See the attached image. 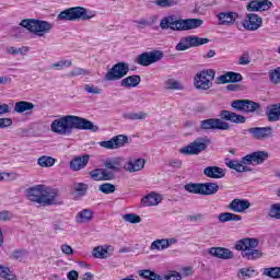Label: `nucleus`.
<instances>
[{
  "label": "nucleus",
  "instance_id": "obj_1",
  "mask_svg": "<svg viewBox=\"0 0 280 280\" xmlns=\"http://www.w3.org/2000/svg\"><path fill=\"white\" fill-rule=\"evenodd\" d=\"M50 130L51 132H55V135H60L61 137H71L73 130H90L91 132H97L100 127L84 117L66 115L52 120Z\"/></svg>",
  "mask_w": 280,
  "mask_h": 280
},
{
  "label": "nucleus",
  "instance_id": "obj_2",
  "mask_svg": "<svg viewBox=\"0 0 280 280\" xmlns=\"http://www.w3.org/2000/svg\"><path fill=\"white\" fill-rule=\"evenodd\" d=\"M205 21L198 18L178 19L176 15L164 16L160 22L161 30H172V32H189L198 30Z\"/></svg>",
  "mask_w": 280,
  "mask_h": 280
},
{
  "label": "nucleus",
  "instance_id": "obj_3",
  "mask_svg": "<svg viewBox=\"0 0 280 280\" xmlns=\"http://www.w3.org/2000/svg\"><path fill=\"white\" fill-rule=\"evenodd\" d=\"M20 25L39 38H43L54 30L51 22L38 19H24L20 22Z\"/></svg>",
  "mask_w": 280,
  "mask_h": 280
},
{
  "label": "nucleus",
  "instance_id": "obj_4",
  "mask_svg": "<svg viewBox=\"0 0 280 280\" xmlns=\"http://www.w3.org/2000/svg\"><path fill=\"white\" fill-rule=\"evenodd\" d=\"M257 246H259V241L257 238H243L236 242L235 249L241 250V255L244 259L254 261L261 257V250L257 249Z\"/></svg>",
  "mask_w": 280,
  "mask_h": 280
},
{
  "label": "nucleus",
  "instance_id": "obj_5",
  "mask_svg": "<svg viewBox=\"0 0 280 280\" xmlns=\"http://www.w3.org/2000/svg\"><path fill=\"white\" fill-rule=\"evenodd\" d=\"M95 14L83 7H72L61 11L57 21H91Z\"/></svg>",
  "mask_w": 280,
  "mask_h": 280
},
{
  "label": "nucleus",
  "instance_id": "obj_6",
  "mask_svg": "<svg viewBox=\"0 0 280 280\" xmlns=\"http://www.w3.org/2000/svg\"><path fill=\"white\" fill-rule=\"evenodd\" d=\"M211 145V139L208 137H199L195 141L190 142L187 147L179 150L180 154H187L188 156H194L205 152L207 148Z\"/></svg>",
  "mask_w": 280,
  "mask_h": 280
},
{
  "label": "nucleus",
  "instance_id": "obj_7",
  "mask_svg": "<svg viewBox=\"0 0 280 280\" xmlns=\"http://www.w3.org/2000/svg\"><path fill=\"white\" fill-rule=\"evenodd\" d=\"M213 80H215V71L202 70L195 75V86L198 91H209L213 86Z\"/></svg>",
  "mask_w": 280,
  "mask_h": 280
},
{
  "label": "nucleus",
  "instance_id": "obj_8",
  "mask_svg": "<svg viewBox=\"0 0 280 280\" xmlns=\"http://www.w3.org/2000/svg\"><path fill=\"white\" fill-rule=\"evenodd\" d=\"M211 39L207 37H199L196 35H188L186 37H182L179 43L175 46L176 51H187V49H191V47H200L201 45H207Z\"/></svg>",
  "mask_w": 280,
  "mask_h": 280
},
{
  "label": "nucleus",
  "instance_id": "obj_9",
  "mask_svg": "<svg viewBox=\"0 0 280 280\" xmlns=\"http://www.w3.org/2000/svg\"><path fill=\"white\" fill-rule=\"evenodd\" d=\"M130 66L127 62H118L114 65L104 75L105 82H117L128 75Z\"/></svg>",
  "mask_w": 280,
  "mask_h": 280
},
{
  "label": "nucleus",
  "instance_id": "obj_10",
  "mask_svg": "<svg viewBox=\"0 0 280 280\" xmlns=\"http://www.w3.org/2000/svg\"><path fill=\"white\" fill-rule=\"evenodd\" d=\"M163 57L164 54L162 50L144 51L137 57L136 62L140 67H150V65L163 60Z\"/></svg>",
  "mask_w": 280,
  "mask_h": 280
},
{
  "label": "nucleus",
  "instance_id": "obj_11",
  "mask_svg": "<svg viewBox=\"0 0 280 280\" xmlns=\"http://www.w3.org/2000/svg\"><path fill=\"white\" fill-rule=\"evenodd\" d=\"M200 130H231V125L222 118H208L200 121Z\"/></svg>",
  "mask_w": 280,
  "mask_h": 280
},
{
  "label": "nucleus",
  "instance_id": "obj_12",
  "mask_svg": "<svg viewBox=\"0 0 280 280\" xmlns=\"http://www.w3.org/2000/svg\"><path fill=\"white\" fill-rule=\"evenodd\" d=\"M246 132H249L253 139H256L257 141H264L272 137L275 129H272V127H252L245 130L243 133L246 135Z\"/></svg>",
  "mask_w": 280,
  "mask_h": 280
},
{
  "label": "nucleus",
  "instance_id": "obj_13",
  "mask_svg": "<svg viewBox=\"0 0 280 280\" xmlns=\"http://www.w3.org/2000/svg\"><path fill=\"white\" fill-rule=\"evenodd\" d=\"M126 143H128V138L124 135H118L110 140L98 142L101 148H105V150H118V148H124Z\"/></svg>",
  "mask_w": 280,
  "mask_h": 280
},
{
  "label": "nucleus",
  "instance_id": "obj_14",
  "mask_svg": "<svg viewBox=\"0 0 280 280\" xmlns=\"http://www.w3.org/2000/svg\"><path fill=\"white\" fill-rule=\"evenodd\" d=\"M261 25H264V20L255 13H248L243 22V27L248 32H257Z\"/></svg>",
  "mask_w": 280,
  "mask_h": 280
},
{
  "label": "nucleus",
  "instance_id": "obj_15",
  "mask_svg": "<svg viewBox=\"0 0 280 280\" xmlns=\"http://www.w3.org/2000/svg\"><path fill=\"white\" fill-rule=\"evenodd\" d=\"M272 8L270 0H250L246 4L247 12H268Z\"/></svg>",
  "mask_w": 280,
  "mask_h": 280
},
{
  "label": "nucleus",
  "instance_id": "obj_16",
  "mask_svg": "<svg viewBox=\"0 0 280 280\" xmlns=\"http://www.w3.org/2000/svg\"><path fill=\"white\" fill-rule=\"evenodd\" d=\"M57 198H58V189L44 186L40 205H43L44 207H51V205H58V202H56Z\"/></svg>",
  "mask_w": 280,
  "mask_h": 280
},
{
  "label": "nucleus",
  "instance_id": "obj_17",
  "mask_svg": "<svg viewBox=\"0 0 280 280\" xmlns=\"http://www.w3.org/2000/svg\"><path fill=\"white\" fill-rule=\"evenodd\" d=\"M124 159L121 158H108L104 162V167L107 172H112V174H119L121 170H124Z\"/></svg>",
  "mask_w": 280,
  "mask_h": 280
},
{
  "label": "nucleus",
  "instance_id": "obj_18",
  "mask_svg": "<svg viewBox=\"0 0 280 280\" xmlns=\"http://www.w3.org/2000/svg\"><path fill=\"white\" fill-rule=\"evenodd\" d=\"M219 117H221L222 121H231L232 124H246L245 116L226 109L221 110Z\"/></svg>",
  "mask_w": 280,
  "mask_h": 280
},
{
  "label": "nucleus",
  "instance_id": "obj_19",
  "mask_svg": "<svg viewBox=\"0 0 280 280\" xmlns=\"http://www.w3.org/2000/svg\"><path fill=\"white\" fill-rule=\"evenodd\" d=\"M92 180L102 182V180H115V174L108 172L106 168H96L89 173Z\"/></svg>",
  "mask_w": 280,
  "mask_h": 280
},
{
  "label": "nucleus",
  "instance_id": "obj_20",
  "mask_svg": "<svg viewBox=\"0 0 280 280\" xmlns=\"http://www.w3.org/2000/svg\"><path fill=\"white\" fill-rule=\"evenodd\" d=\"M228 209L234 213H244L247 209H250V201L236 198L230 202Z\"/></svg>",
  "mask_w": 280,
  "mask_h": 280
},
{
  "label": "nucleus",
  "instance_id": "obj_21",
  "mask_svg": "<svg viewBox=\"0 0 280 280\" xmlns=\"http://www.w3.org/2000/svg\"><path fill=\"white\" fill-rule=\"evenodd\" d=\"M244 77L240 72L229 71L224 74L218 77V81L220 84H236V82H242Z\"/></svg>",
  "mask_w": 280,
  "mask_h": 280
},
{
  "label": "nucleus",
  "instance_id": "obj_22",
  "mask_svg": "<svg viewBox=\"0 0 280 280\" xmlns=\"http://www.w3.org/2000/svg\"><path fill=\"white\" fill-rule=\"evenodd\" d=\"M44 188L45 186L37 185L26 189L27 199L31 200V202H37V205H42Z\"/></svg>",
  "mask_w": 280,
  "mask_h": 280
},
{
  "label": "nucleus",
  "instance_id": "obj_23",
  "mask_svg": "<svg viewBox=\"0 0 280 280\" xmlns=\"http://www.w3.org/2000/svg\"><path fill=\"white\" fill-rule=\"evenodd\" d=\"M209 255L217 257V259H233L234 254L229 248L224 247H211L208 249Z\"/></svg>",
  "mask_w": 280,
  "mask_h": 280
},
{
  "label": "nucleus",
  "instance_id": "obj_24",
  "mask_svg": "<svg viewBox=\"0 0 280 280\" xmlns=\"http://www.w3.org/2000/svg\"><path fill=\"white\" fill-rule=\"evenodd\" d=\"M203 175H206L207 178L220 179L226 176V171L220 166H207L203 168Z\"/></svg>",
  "mask_w": 280,
  "mask_h": 280
},
{
  "label": "nucleus",
  "instance_id": "obj_25",
  "mask_svg": "<svg viewBox=\"0 0 280 280\" xmlns=\"http://www.w3.org/2000/svg\"><path fill=\"white\" fill-rule=\"evenodd\" d=\"M145 167V160L143 159H133L129 160L125 165L124 170L126 172L135 173V172H141Z\"/></svg>",
  "mask_w": 280,
  "mask_h": 280
},
{
  "label": "nucleus",
  "instance_id": "obj_26",
  "mask_svg": "<svg viewBox=\"0 0 280 280\" xmlns=\"http://www.w3.org/2000/svg\"><path fill=\"white\" fill-rule=\"evenodd\" d=\"M267 120L270 122L280 121V103L266 107Z\"/></svg>",
  "mask_w": 280,
  "mask_h": 280
},
{
  "label": "nucleus",
  "instance_id": "obj_27",
  "mask_svg": "<svg viewBox=\"0 0 280 280\" xmlns=\"http://www.w3.org/2000/svg\"><path fill=\"white\" fill-rule=\"evenodd\" d=\"M89 155L74 158L70 162V170H72V172H80V170H84L85 165H89Z\"/></svg>",
  "mask_w": 280,
  "mask_h": 280
},
{
  "label": "nucleus",
  "instance_id": "obj_28",
  "mask_svg": "<svg viewBox=\"0 0 280 280\" xmlns=\"http://www.w3.org/2000/svg\"><path fill=\"white\" fill-rule=\"evenodd\" d=\"M237 13L235 12H221L218 14L220 25H233L237 21Z\"/></svg>",
  "mask_w": 280,
  "mask_h": 280
},
{
  "label": "nucleus",
  "instance_id": "obj_29",
  "mask_svg": "<svg viewBox=\"0 0 280 280\" xmlns=\"http://www.w3.org/2000/svg\"><path fill=\"white\" fill-rule=\"evenodd\" d=\"M161 200H163L161 195L156 192H150L141 199V205L143 207H156V205L161 203Z\"/></svg>",
  "mask_w": 280,
  "mask_h": 280
},
{
  "label": "nucleus",
  "instance_id": "obj_30",
  "mask_svg": "<svg viewBox=\"0 0 280 280\" xmlns=\"http://www.w3.org/2000/svg\"><path fill=\"white\" fill-rule=\"evenodd\" d=\"M220 191L218 183H201V196H215Z\"/></svg>",
  "mask_w": 280,
  "mask_h": 280
},
{
  "label": "nucleus",
  "instance_id": "obj_31",
  "mask_svg": "<svg viewBox=\"0 0 280 280\" xmlns=\"http://www.w3.org/2000/svg\"><path fill=\"white\" fill-rule=\"evenodd\" d=\"M138 84H141V75L133 74L121 80L120 86L125 89H135Z\"/></svg>",
  "mask_w": 280,
  "mask_h": 280
},
{
  "label": "nucleus",
  "instance_id": "obj_32",
  "mask_svg": "<svg viewBox=\"0 0 280 280\" xmlns=\"http://www.w3.org/2000/svg\"><path fill=\"white\" fill-rule=\"evenodd\" d=\"M108 248V245L96 246L94 247L92 255L95 259H108V257H110Z\"/></svg>",
  "mask_w": 280,
  "mask_h": 280
},
{
  "label": "nucleus",
  "instance_id": "obj_33",
  "mask_svg": "<svg viewBox=\"0 0 280 280\" xmlns=\"http://www.w3.org/2000/svg\"><path fill=\"white\" fill-rule=\"evenodd\" d=\"M219 222H240L242 221V215L235 214L233 212H222L218 215Z\"/></svg>",
  "mask_w": 280,
  "mask_h": 280
},
{
  "label": "nucleus",
  "instance_id": "obj_34",
  "mask_svg": "<svg viewBox=\"0 0 280 280\" xmlns=\"http://www.w3.org/2000/svg\"><path fill=\"white\" fill-rule=\"evenodd\" d=\"M14 110L19 114L27 113V110H34V103L27 101L16 102L14 105Z\"/></svg>",
  "mask_w": 280,
  "mask_h": 280
},
{
  "label": "nucleus",
  "instance_id": "obj_35",
  "mask_svg": "<svg viewBox=\"0 0 280 280\" xmlns=\"http://www.w3.org/2000/svg\"><path fill=\"white\" fill-rule=\"evenodd\" d=\"M93 220V211L84 209L77 214L78 224H84V222H91Z\"/></svg>",
  "mask_w": 280,
  "mask_h": 280
},
{
  "label": "nucleus",
  "instance_id": "obj_36",
  "mask_svg": "<svg viewBox=\"0 0 280 280\" xmlns=\"http://www.w3.org/2000/svg\"><path fill=\"white\" fill-rule=\"evenodd\" d=\"M260 109H261V104L255 101L245 100L243 113H245L246 115L250 113H256V110H260Z\"/></svg>",
  "mask_w": 280,
  "mask_h": 280
},
{
  "label": "nucleus",
  "instance_id": "obj_37",
  "mask_svg": "<svg viewBox=\"0 0 280 280\" xmlns=\"http://www.w3.org/2000/svg\"><path fill=\"white\" fill-rule=\"evenodd\" d=\"M185 191L188 194H197L202 196V183H189L184 186Z\"/></svg>",
  "mask_w": 280,
  "mask_h": 280
},
{
  "label": "nucleus",
  "instance_id": "obj_38",
  "mask_svg": "<svg viewBox=\"0 0 280 280\" xmlns=\"http://www.w3.org/2000/svg\"><path fill=\"white\" fill-rule=\"evenodd\" d=\"M124 119H129L131 121H138V120H143L145 117H148V113L144 112H138V113H126L122 115Z\"/></svg>",
  "mask_w": 280,
  "mask_h": 280
},
{
  "label": "nucleus",
  "instance_id": "obj_39",
  "mask_svg": "<svg viewBox=\"0 0 280 280\" xmlns=\"http://www.w3.org/2000/svg\"><path fill=\"white\" fill-rule=\"evenodd\" d=\"M268 159V152L266 151H256L252 153V160L256 165H261Z\"/></svg>",
  "mask_w": 280,
  "mask_h": 280
},
{
  "label": "nucleus",
  "instance_id": "obj_40",
  "mask_svg": "<svg viewBox=\"0 0 280 280\" xmlns=\"http://www.w3.org/2000/svg\"><path fill=\"white\" fill-rule=\"evenodd\" d=\"M262 275L269 279H280V267L265 268Z\"/></svg>",
  "mask_w": 280,
  "mask_h": 280
},
{
  "label": "nucleus",
  "instance_id": "obj_41",
  "mask_svg": "<svg viewBox=\"0 0 280 280\" xmlns=\"http://www.w3.org/2000/svg\"><path fill=\"white\" fill-rule=\"evenodd\" d=\"M39 167H52L56 164V159L47 155H43L37 160Z\"/></svg>",
  "mask_w": 280,
  "mask_h": 280
},
{
  "label": "nucleus",
  "instance_id": "obj_42",
  "mask_svg": "<svg viewBox=\"0 0 280 280\" xmlns=\"http://www.w3.org/2000/svg\"><path fill=\"white\" fill-rule=\"evenodd\" d=\"M73 191L77 194V196H86V191H89V185L84 183H74Z\"/></svg>",
  "mask_w": 280,
  "mask_h": 280
},
{
  "label": "nucleus",
  "instance_id": "obj_43",
  "mask_svg": "<svg viewBox=\"0 0 280 280\" xmlns=\"http://www.w3.org/2000/svg\"><path fill=\"white\" fill-rule=\"evenodd\" d=\"M165 89H168L171 91H183L184 86L179 81L168 79L165 81Z\"/></svg>",
  "mask_w": 280,
  "mask_h": 280
},
{
  "label": "nucleus",
  "instance_id": "obj_44",
  "mask_svg": "<svg viewBox=\"0 0 280 280\" xmlns=\"http://www.w3.org/2000/svg\"><path fill=\"white\" fill-rule=\"evenodd\" d=\"M0 277L4 280H16V276L12 273V270L3 265H0Z\"/></svg>",
  "mask_w": 280,
  "mask_h": 280
},
{
  "label": "nucleus",
  "instance_id": "obj_45",
  "mask_svg": "<svg viewBox=\"0 0 280 280\" xmlns=\"http://www.w3.org/2000/svg\"><path fill=\"white\" fill-rule=\"evenodd\" d=\"M225 165L230 170H234L235 172L242 173V161L225 159Z\"/></svg>",
  "mask_w": 280,
  "mask_h": 280
},
{
  "label": "nucleus",
  "instance_id": "obj_46",
  "mask_svg": "<svg viewBox=\"0 0 280 280\" xmlns=\"http://www.w3.org/2000/svg\"><path fill=\"white\" fill-rule=\"evenodd\" d=\"M268 215H269V218H272L273 220H280V202L272 203L269 207Z\"/></svg>",
  "mask_w": 280,
  "mask_h": 280
},
{
  "label": "nucleus",
  "instance_id": "obj_47",
  "mask_svg": "<svg viewBox=\"0 0 280 280\" xmlns=\"http://www.w3.org/2000/svg\"><path fill=\"white\" fill-rule=\"evenodd\" d=\"M72 65H73V62H71V60H69V59L60 60L55 63H51L50 69H55V71H62V69H65V67H72Z\"/></svg>",
  "mask_w": 280,
  "mask_h": 280
},
{
  "label": "nucleus",
  "instance_id": "obj_48",
  "mask_svg": "<svg viewBox=\"0 0 280 280\" xmlns=\"http://www.w3.org/2000/svg\"><path fill=\"white\" fill-rule=\"evenodd\" d=\"M153 3L159 8H174V5H178L176 0H154Z\"/></svg>",
  "mask_w": 280,
  "mask_h": 280
},
{
  "label": "nucleus",
  "instance_id": "obj_49",
  "mask_svg": "<svg viewBox=\"0 0 280 280\" xmlns=\"http://www.w3.org/2000/svg\"><path fill=\"white\" fill-rule=\"evenodd\" d=\"M269 80L272 84H280V67L269 70Z\"/></svg>",
  "mask_w": 280,
  "mask_h": 280
},
{
  "label": "nucleus",
  "instance_id": "obj_50",
  "mask_svg": "<svg viewBox=\"0 0 280 280\" xmlns=\"http://www.w3.org/2000/svg\"><path fill=\"white\" fill-rule=\"evenodd\" d=\"M98 191L102 194H115L117 191V188L114 184L105 183L98 186Z\"/></svg>",
  "mask_w": 280,
  "mask_h": 280
},
{
  "label": "nucleus",
  "instance_id": "obj_51",
  "mask_svg": "<svg viewBox=\"0 0 280 280\" xmlns=\"http://www.w3.org/2000/svg\"><path fill=\"white\" fill-rule=\"evenodd\" d=\"M151 250H165L167 248L165 238L155 240L151 243Z\"/></svg>",
  "mask_w": 280,
  "mask_h": 280
},
{
  "label": "nucleus",
  "instance_id": "obj_52",
  "mask_svg": "<svg viewBox=\"0 0 280 280\" xmlns=\"http://www.w3.org/2000/svg\"><path fill=\"white\" fill-rule=\"evenodd\" d=\"M122 220H125V222H129V224H139V222H141V217L135 213H127L122 217Z\"/></svg>",
  "mask_w": 280,
  "mask_h": 280
},
{
  "label": "nucleus",
  "instance_id": "obj_53",
  "mask_svg": "<svg viewBox=\"0 0 280 280\" xmlns=\"http://www.w3.org/2000/svg\"><path fill=\"white\" fill-rule=\"evenodd\" d=\"M91 72L83 68H74L68 73L69 78H78V75H89Z\"/></svg>",
  "mask_w": 280,
  "mask_h": 280
},
{
  "label": "nucleus",
  "instance_id": "obj_54",
  "mask_svg": "<svg viewBox=\"0 0 280 280\" xmlns=\"http://www.w3.org/2000/svg\"><path fill=\"white\" fill-rule=\"evenodd\" d=\"M255 270L250 268H242L238 271V277H243V279H250L254 275Z\"/></svg>",
  "mask_w": 280,
  "mask_h": 280
},
{
  "label": "nucleus",
  "instance_id": "obj_55",
  "mask_svg": "<svg viewBox=\"0 0 280 280\" xmlns=\"http://www.w3.org/2000/svg\"><path fill=\"white\" fill-rule=\"evenodd\" d=\"M84 91H86V93H90L91 95H100L102 93V90L93 84H85Z\"/></svg>",
  "mask_w": 280,
  "mask_h": 280
},
{
  "label": "nucleus",
  "instance_id": "obj_56",
  "mask_svg": "<svg viewBox=\"0 0 280 280\" xmlns=\"http://www.w3.org/2000/svg\"><path fill=\"white\" fill-rule=\"evenodd\" d=\"M246 104V100H236L231 103L232 108H235V110H241V113H244V106Z\"/></svg>",
  "mask_w": 280,
  "mask_h": 280
},
{
  "label": "nucleus",
  "instance_id": "obj_57",
  "mask_svg": "<svg viewBox=\"0 0 280 280\" xmlns=\"http://www.w3.org/2000/svg\"><path fill=\"white\" fill-rule=\"evenodd\" d=\"M164 280H183V276L178 271H171L164 276Z\"/></svg>",
  "mask_w": 280,
  "mask_h": 280
},
{
  "label": "nucleus",
  "instance_id": "obj_58",
  "mask_svg": "<svg viewBox=\"0 0 280 280\" xmlns=\"http://www.w3.org/2000/svg\"><path fill=\"white\" fill-rule=\"evenodd\" d=\"M24 255H25V250H23V249H15L12 253V255H11V259H16L18 261H22Z\"/></svg>",
  "mask_w": 280,
  "mask_h": 280
},
{
  "label": "nucleus",
  "instance_id": "obj_59",
  "mask_svg": "<svg viewBox=\"0 0 280 280\" xmlns=\"http://www.w3.org/2000/svg\"><path fill=\"white\" fill-rule=\"evenodd\" d=\"M154 271L150 270V269H142L138 271L139 277H141L142 279H148L150 280L152 278Z\"/></svg>",
  "mask_w": 280,
  "mask_h": 280
},
{
  "label": "nucleus",
  "instance_id": "obj_60",
  "mask_svg": "<svg viewBox=\"0 0 280 280\" xmlns=\"http://www.w3.org/2000/svg\"><path fill=\"white\" fill-rule=\"evenodd\" d=\"M168 166L173 167L174 170H180V167H183V161L178 159L170 160Z\"/></svg>",
  "mask_w": 280,
  "mask_h": 280
},
{
  "label": "nucleus",
  "instance_id": "obj_61",
  "mask_svg": "<svg viewBox=\"0 0 280 280\" xmlns=\"http://www.w3.org/2000/svg\"><path fill=\"white\" fill-rule=\"evenodd\" d=\"M12 124V118H0V129L10 128Z\"/></svg>",
  "mask_w": 280,
  "mask_h": 280
},
{
  "label": "nucleus",
  "instance_id": "obj_62",
  "mask_svg": "<svg viewBox=\"0 0 280 280\" xmlns=\"http://www.w3.org/2000/svg\"><path fill=\"white\" fill-rule=\"evenodd\" d=\"M61 252L63 255H73V247L69 244H63L61 245Z\"/></svg>",
  "mask_w": 280,
  "mask_h": 280
},
{
  "label": "nucleus",
  "instance_id": "obj_63",
  "mask_svg": "<svg viewBox=\"0 0 280 280\" xmlns=\"http://www.w3.org/2000/svg\"><path fill=\"white\" fill-rule=\"evenodd\" d=\"M241 163L242 165H253V155L252 153L250 154H247L245 155L244 158L241 159Z\"/></svg>",
  "mask_w": 280,
  "mask_h": 280
},
{
  "label": "nucleus",
  "instance_id": "obj_64",
  "mask_svg": "<svg viewBox=\"0 0 280 280\" xmlns=\"http://www.w3.org/2000/svg\"><path fill=\"white\" fill-rule=\"evenodd\" d=\"M67 279L78 280V279H80V273L77 270H71L67 273Z\"/></svg>",
  "mask_w": 280,
  "mask_h": 280
}]
</instances>
